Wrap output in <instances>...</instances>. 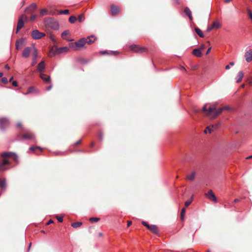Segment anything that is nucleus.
<instances>
[{
  "mask_svg": "<svg viewBox=\"0 0 252 252\" xmlns=\"http://www.w3.org/2000/svg\"><path fill=\"white\" fill-rule=\"evenodd\" d=\"M202 110L205 113L207 116L210 117L211 118H215L224 110V108H220L217 109L215 105H212L207 108V104H205Z\"/></svg>",
  "mask_w": 252,
  "mask_h": 252,
  "instance_id": "f257e3e1",
  "label": "nucleus"
},
{
  "mask_svg": "<svg viewBox=\"0 0 252 252\" xmlns=\"http://www.w3.org/2000/svg\"><path fill=\"white\" fill-rule=\"evenodd\" d=\"M1 157L3 158L4 159L3 160L0 162V170H4L5 169L4 166L6 165H7L9 164V161L6 159L7 158H13L14 160L15 161H17L18 159V156L17 155L13 152H5L1 154Z\"/></svg>",
  "mask_w": 252,
  "mask_h": 252,
  "instance_id": "f03ea898",
  "label": "nucleus"
},
{
  "mask_svg": "<svg viewBox=\"0 0 252 252\" xmlns=\"http://www.w3.org/2000/svg\"><path fill=\"white\" fill-rule=\"evenodd\" d=\"M85 44V38H82L76 42L69 43V47L74 50H78L80 47H83Z\"/></svg>",
  "mask_w": 252,
  "mask_h": 252,
  "instance_id": "7ed1b4c3",
  "label": "nucleus"
},
{
  "mask_svg": "<svg viewBox=\"0 0 252 252\" xmlns=\"http://www.w3.org/2000/svg\"><path fill=\"white\" fill-rule=\"evenodd\" d=\"M35 50H37V49L33 45L31 47H26L23 51L22 57L24 58H28L31 54H32V55H33Z\"/></svg>",
  "mask_w": 252,
  "mask_h": 252,
  "instance_id": "20e7f679",
  "label": "nucleus"
},
{
  "mask_svg": "<svg viewBox=\"0 0 252 252\" xmlns=\"http://www.w3.org/2000/svg\"><path fill=\"white\" fill-rule=\"evenodd\" d=\"M28 17L25 15H22L18 21L16 33H17L24 25V20H27Z\"/></svg>",
  "mask_w": 252,
  "mask_h": 252,
  "instance_id": "39448f33",
  "label": "nucleus"
},
{
  "mask_svg": "<svg viewBox=\"0 0 252 252\" xmlns=\"http://www.w3.org/2000/svg\"><path fill=\"white\" fill-rule=\"evenodd\" d=\"M31 36L33 39L37 40L45 36V34L44 32H41L37 30H35L32 31Z\"/></svg>",
  "mask_w": 252,
  "mask_h": 252,
  "instance_id": "423d86ee",
  "label": "nucleus"
},
{
  "mask_svg": "<svg viewBox=\"0 0 252 252\" xmlns=\"http://www.w3.org/2000/svg\"><path fill=\"white\" fill-rule=\"evenodd\" d=\"M9 125V121L6 118H0V129L4 130Z\"/></svg>",
  "mask_w": 252,
  "mask_h": 252,
  "instance_id": "0eeeda50",
  "label": "nucleus"
},
{
  "mask_svg": "<svg viewBox=\"0 0 252 252\" xmlns=\"http://www.w3.org/2000/svg\"><path fill=\"white\" fill-rule=\"evenodd\" d=\"M142 223L146 226L148 229L155 234H158V229L156 225L152 224L149 225L147 222L143 221Z\"/></svg>",
  "mask_w": 252,
  "mask_h": 252,
  "instance_id": "6e6552de",
  "label": "nucleus"
},
{
  "mask_svg": "<svg viewBox=\"0 0 252 252\" xmlns=\"http://www.w3.org/2000/svg\"><path fill=\"white\" fill-rule=\"evenodd\" d=\"M131 51L135 52H143L146 51L144 47H141L137 45H132L130 46Z\"/></svg>",
  "mask_w": 252,
  "mask_h": 252,
  "instance_id": "1a4fd4ad",
  "label": "nucleus"
},
{
  "mask_svg": "<svg viewBox=\"0 0 252 252\" xmlns=\"http://www.w3.org/2000/svg\"><path fill=\"white\" fill-rule=\"evenodd\" d=\"M69 50V49L67 47H63L61 48H59L57 49L55 53H53L50 51V56H54L55 54H60L63 52H66Z\"/></svg>",
  "mask_w": 252,
  "mask_h": 252,
  "instance_id": "9d476101",
  "label": "nucleus"
},
{
  "mask_svg": "<svg viewBox=\"0 0 252 252\" xmlns=\"http://www.w3.org/2000/svg\"><path fill=\"white\" fill-rule=\"evenodd\" d=\"M205 195L208 198L214 202H217V199L212 190H210Z\"/></svg>",
  "mask_w": 252,
  "mask_h": 252,
  "instance_id": "9b49d317",
  "label": "nucleus"
},
{
  "mask_svg": "<svg viewBox=\"0 0 252 252\" xmlns=\"http://www.w3.org/2000/svg\"><path fill=\"white\" fill-rule=\"evenodd\" d=\"M244 56L247 62H251L252 61V49H251L246 51Z\"/></svg>",
  "mask_w": 252,
  "mask_h": 252,
  "instance_id": "f8f14e48",
  "label": "nucleus"
},
{
  "mask_svg": "<svg viewBox=\"0 0 252 252\" xmlns=\"http://www.w3.org/2000/svg\"><path fill=\"white\" fill-rule=\"evenodd\" d=\"M39 76L45 83H50L51 82V78L50 76L44 73H40Z\"/></svg>",
  "mask_w": 252,
  "mask_h": 252,
  "instance_id": "ddd939ff",
  "label": "nucleus"
},
{
  "mask_svg": "<svg viewBox=\"0 0 252 252\" xmlns=\"http://www.w3.org/2000/svg\"><path fill=\"white\" fill-rule=\"evenodd\" d=\"M45 68V64L44 61H41L40 62L37 67V71L40 73H43V71H44Z\"/></svg>",
  "mask_w": 252,
  "mask_h": 252,
  "instance_id": "4468645a",
  "label": "nucleus"
},
{
  "mask_svg": "<svg viewBox=\"0 0 252 252\" xmlns=\"http://www.w3.org/2000/svg\"><path fill=\"white\" fill-rule=\"evenodd\" d=\"M111 13L113 16H116L120 11V7L115 5H112L111 6Z\"/></svg>",
  "mask_w": 252,
  "mask_h": 252,
  "instance_id": "2eb2a0df",
  "label": "nucleus"
},
{
  "mask_svg": "<svg viewBox=\"0 0 252 252\" xmlns=\"http://www.w3.org/2000/svg\"><path fill=\"white\" fill-rule=\"evenodd\" d=\"M37 5L35 3H32L25 9V11L28 13H32L36 9Z\"/></svg>",
  "mask_w": 252,
  "mask_h": 252,
  "instance_id": "dca6fc26",
  "label": "nucleus"
},
{
  "mask_svg": "<svg viewBox=\"0 0 252 252\" xmlns=\"http://www.w3.org/2000/svg\"><path fill=\"white\" fill-rule=\"evenodd\" d=\"M22 137L24 139H34V135L32 133H27L22 135Z\"/></svg>",
  "mask_w": 252,
  "mask_h": 252,
  "instance_id": "f3484780",
  "label": "nucleus"
},
{
  "mask_svg": "<svg viewBox=\"0 0 252 252\" xmlns=\"http://www.w3.org/2000/svg\"><path fill=\"white\" fill-rule=\"evenodd\" d=\"M38 56L37 50H35L34 52L33 53V55H32V62L31 63L32 66H34L37 63V58Z\"/></svg>",
  "mask_w": 252,
  "mask_h": 252,
  "instance_id": "a211bd4d",
  "label": "nucleus"
},
{
  "mask_svg": "<svg viewBox=\"0 0 252 252\" xmlns=\"http://www.w3.org/2000/svg\"><path fill=\"white\" fill-rule=\"evenodd\" d=\"M86 39V43H88V44H92L95 40V38L94 35H91L90 36H88L87 38H85Z\"/></svg>",
  "mask_w": 252,
  "mask_h": 252,
  "instance_id": "6ab92c4d",
  "label": "nucleus"
},
{
  "mask_svg": "<svg viewBox=\"0 0 252 252\" xmlns=\"http://www.w3.org/2000/svg\"><path fill=\"white\" fill-rule=\"evenodd\" d=\"M192 54L194 56L197 57H200L202 56V52L200 49L196 48L193 49L192 51Z\"/></svg>",
  "mask_w": 252,
  "mask_h": 252,
  "instance_id": "aec40b11",
  "label": "nucleus"
},
{
  "mask_svg": "<svg viewBox=\"0 0 252 252\" xmlns=\"http://www.w3.org/2000/svg\"><path fill=\"white\" fill-rule=\"evenodd\" d=\"M244 76V73L242 71H240L238 72L237 77L236 78V81L237 83H239L241 81L243 77Z\"/></svg>",
  "mask_w": 252,
  "mask_h": 252,
  "instance_id": "412c9836",
  "label": "nucleus"
},
{
  "mask_svg": "<svg viewBox=\"0 0 252 252\" xmlns=\"http://www.w3.org/2000/svg\"><path fill=\"white\" fill-rule=\"evenodd\" d=\"M184 12L187 14V15L189 17V19L190 20H192V17L191 15V12L189 8L188 7H186L185 8Z\"/></svg>",
  "mask_w": 252,
  "mask_h": 252,
  "instance_id": "4be33fe9",
  "label": "nucleus"
},
{
  "mask_svg": "<svg viewBox=\"0 0 252 252\" xmlns=\"http://www.w3.org/2000/svg\"><path fill=\"white\" fill-rule=\"evenodd\" d=\"M35 92H37L36 89L34 87H31L28 88V92L26 93H25L24 94L27 95V94Z\"/></svg>",
  "mask_w": 252,
  "mask_h": 252,
  "instance_id": "5701e85b",
  "label": "nucleus"
},
{
  "mask_svg": "<svg viewBox=\"0 0 252 252\" xmlns=\"http://www.w3.org/2000/svg\"><path fill=\"white\" fill-rule=\"evenodd\" d=\"M195 176V172H192L190 175H189L187 177V179L190 181L194 180Z\"/></svg>",
  "mask_w": 252,
  "mask_h": 252,
  "instance_id": "b1692460",
  "label": "nucleus"
},
{
  "mask_svg": "<svg viewBox=\"0 0 252 252\" xmlns=\"http://www.w3.org/2000/svg\"><path fill=\"white\" fill-rule=\"evenodd\" d=\"M194 30L196 32V33L200 37H203L204 35V34L201 31V30L199 29L198 28H195L194 29Z\"/></svg>",
  "mask_w": 252,
  "mask_h": 252,
  "instance_id": "393cba45",
  "label": "nucleus"
},
{
  "mask_svg": "<svg viewBox=\"0 0 252 252\" xmlns=\"http://www.w3.org/2000/svg\"><path fill=\"white\" fill-rule=\"evenodd\" d=\"M82 224V223L81 222L78 221L71 223V226L73 227V228H77L81 226Z\"/></svg>",
  "mask_w": 252,
  "mask_h": 252,
  "instance_id": "a878e982",
  "label": "nucleus"
},
{
  "mask_svg": "<svg viewBox=\"0 0 252 252\" xmlns=\"http://www.w3.org/2000/svg\"><path fill=\"white\" fill-rule=\"evenodd\" d=\"M0 186L3 189H5L6 187V181L5 179L1 180L0 179Z\"/></svg>",
  "mask_w": 252,
  "mask_h": 252,
  "instance_id": "bb28decb",
  "label": "nucleus"
},
{
  "mask_svg": "<svg viewBox=\"0 0 252 252\" xmlns=\"http://www.w3.org/2000/svg\"><path fill=\"white\" fill-rule=\"evenodd\" d=\"M19 43H21V45H23L24 43V39H21L18 41H16V49L18 50L19 49Z\"/></svg>",
  "mask_w": 252,
  "mask_h": 252,
  "instance_id": "cd10ccee",
  "label": "nucleus"
},
{
  "mask_svg": "<svg viewBox=\"0 0 252 252\" xmlns=\"http://www.w3.org/2000/svg\"><path fill=\"white\" fill-rule=\"evenodd\" d=\"M214 29H219L220 27V24L218 22H215L212 25Z\"/></svg>",
  "mask_w": 252,
  "mask_h": 252,
  "instance_id": "c85d7f7f",
  "label": "nucleus"
},
{
  "mask_svg": "<svg viewBox=\"0 0 252 252\" xmlns=\"http://www.w3.org/2000/svg\"><path fill=\"white\" fill-rule=\"evenodd\" d=\"M77 18L74 16H71L69 18V22L73 24L75 23V22L76 21Z\"/></svg>",
  "mask_w": 252,
  "mask_h": 252,
  "instance_id": "c756f323",
  "label": "nucleus"
},
{
  "mask_svg": "<svg viewBox=\"0 0 252 252\" xmlns=\"http://www.w3.org/2000/svg\"><path fill=\"white\" fill-rule=\"evenodd\" d=\"M59 14H65L67 15L69 13V10L68 9L60 10L59 11Z\"/></svg>",
  "mask_w": 252,
  "mask_h": 252,
  "instance_id": "7c9ffc66",
  "label": "nucleus"
},
{
  "mask_svg": "<svg viewBox=\"0 0 252 252\" xmlns=\"http://www.w3.org/2000/svg\"><path fill=\"white\" fill-rule=\"evenodd\" d=\"M85 19V17L83 14H80L78 17V20L80 23L83 22Z\"/></svg>",
  "mask_w": 252,
  "mask_h": 252,
  "instance_id": "2f4dec72",
  "label": "nucleus"
},
{
  "mask_svg": "<svg viewBox=\"0 0 252 252\" xmlns=\"http://www.w3.org/2000/svg\"><path fill=\"white\" fill-rule=\"evenodd\" d=\"M47 12V10L46 9H43L40 10V14L42 16H43L46 14Z\"/></svg>",
  "mask_w": 252,
  "mask_h": 252,
  "instance_id": "473e14b6",
  "label": "nucleus"
},
{
  "mask_svg": "<svg viewBox=\"0 0 252 252\" xmlns=\"http://www.w3.org/2000/svg\"><path fill=\"white\" fill-rule=\"evenodd\" d=\"M68 34H69L68 31L66 30L62 32L61 35L63 38L65 39V36L68 35Z\"/></svg>",
  "mask_w": 252,
  "mask_h": 252,
  "instance_id": "72a5a7b5",
  "label": "nucleus"
},
{
  "mask_svg": "<svg viewBox=\"0 0 252 252\" xmlns=\"http://www.w3.org/2000/svg\"><path fill=\"white\" fill-rule=\"evenodd\" d=\"M100 220V219L99 218H91L90 219V221L92 222H93L94 221H95V222H97L98 221H99Z\"/></svg>",
  "mask_w": 252,
  "mask_h": 252,
  "instance_id": "f704fd0d",
  "label": "nucleus"
},
{
  "mask_svg": "<svg viewBox=\"0 0 252 252\" xmlns=\"http://www.w3.org/2000/svg\"><path fill=\"white\" fill-rule=\"evenodd\" d=\"M35 149H39V150H40L41 151H42V149L40 147H38V146H36V147H30V150H32V151H34Z\"/></svg>",
  "mask_w": 252,
  "mask_h": 252,
  "instance_id": "c9c22d12",
  "label": "nucleus"
},
{
  "mask_svg": "<svg viewBox=\"0 0 252 252\" xmlns=\"http://www.w3.org/2000/svg\"><path fill=\"white\" fill-rule=\"evenodd\" d=\"M185 212V208H183L182 209L181 213V219L182 220H183L184 218Z\"/></svg>",
  "mask_w": 252,
  "mask_h": 252,
  "instance_id": "e433bc0d",
  "label": "nucleus"
},
{
  "mask_svg": "<svg viewBox=\"0 0 252 252\" xmlns=\"http://www.w3.org/2000/svg\"><path fill=\"white\" fill-rule=\"evenodd\" d=\"M1 82L3 84H7L8 83V81L6 77H3L1 79Z\"/></svg>",
  "mask_w": 252,
  "mask_h": 252,
  "instance_id": "4c0bfd02",
  "label": "nucleus"
},
{
  "mask_svg": "<svg viewBox=\"0 0 252 252\" xmlns=\"http://www.w3.org/2000/svg\"><path fill=\"white\" fill-rule=\"evenodd\" d=\"M192 200V199H191L189 200L186 201L185 203V206L186 207L189 206L190 204V203H191Z\"/></svg>",
  "mask_w": 252,
  "mask_h": 252,
  "instance_id": "58836bf2",
  "label": "nucleus"
},
{
  "mask_svg": "<svg viewBox=\"0 0 252 252\" xmlns=\"http://www.w3.org/2000/svg\"><path fill=\"white\" fill-rule=\"evenodd\" d=\"M248 13L249 15V17L251 18V19L252 20V12L250 9H248Z\"/></svg>",
  "mask_w": 252,
  "mask_h": 252,
  "instance_id": "ea45409f",
  "label": "nucleus"
},
{
  "mask_svg": "<svg viewBox=\"0 0 252 252\" xmlns=\"http://www.w3.org/2000/svg\"><path fill=\"white\" fill-rule=\"evenodd\" d=\"M211 128L210 127H207L206 129L204 130L205 133H211Z\"/></svg>",
  "mask_w": 252,
  "mask_h": 252,
  "instance_id": "a19ab883",
  "label": "nucleus"
},
{
  "mask_svg": "<svg viewBox=\"0 0 252 252\" xmlns=\"http://www.w3.org/2000/svg\"><path fill=\"white\" fill-rule=\"evenodd\" d=\"M100 53L101 54V55H107V54H109L108 52L106 50H104V51H101L100 52Z\"/></svg>",
  "mask_w": 252,
  "mask_h": 252,
  "instance_id": "79ce46f5",
  "label": "nucleus"
},
{
  "mask_svg": "<svg viewBox=\"0 0 252 252\" xmlns=\"http://www.w3.org/2000/svg\"><path fill=\"white\" fill-rule=\"evenodd\" d=\"M57 219L59 222H62L63 221V218L62 217H57Z\"/></svg>",
  "mask_w": 252,
  "mask_h": 252,
  "instance_id": "37998d69",
  "label": "nucleus"
},
{
  "mask_svg": "<svg viewBox=\"0 0 252 252\" xmlns=\"http://www.w3.org/2000/svg\"><path fill=\"white\" fill-rule=\"evenodd\" d=\"M37 17V15H35V14H34V15H32L31 17V20H33L34 19L36 18V17Z\"/></svg>",
  "mask_w": 252,
  "mask_h": 252,
  "instance_id": "c03bdc74",
  "label": "nucleus"
},
{
  "mask_svg": "<svg viewBox=\"0 0 252 252\" xmlns=\"http://www.w3.org/2000/svg\"><path fill=\"white\" fill-rule=\"evenodd\" d=\"M98 137H99V138L100 140H102L103 139V134L101 132H100L99 133V135H98Z\"/></svg>",
  "mask_w": 252,
  "mask_h": 252,
  "instance_id": "a18cd8bd",
  "label": "nucleus"
},
{
  "mask_svg": "<svg viewBox=\"0 0 252 252\" xmlns=\"http://www.w3.org/2000/svg\"><path fill=\"white\" fill-rule=\"evenodd\" d=\"M213 27L212 26V25L211 26V27H208L207 29V32H210L211 30H212L213 29Z\"/></svg>",
  "mask_w": 252,
  "mask_h": 252,
  "instance_id": "49530a36",
  "label": "nucleus"
},
{
  "mask_svg": "<svg viewBox=\"0 0 252 252\" xmlns=\"http://www.w3.org/2000/svg\"><path fill=\"white\" fill-rule=\"evenodd\" d=\"M12 85L14 87H16L17 86V82L16 81H14L12 82Z\"/></svg>",
  "mask_w": 252,
  "mask_h": 252,
  "instance_id": "de8ad7c7",
  "label": "nucleus"
},
{
  "mask_svg": "<svg viewBox=\"0 0 252 252\" xmlns=\"http://www.w3.org/2000/svg\"><path fill=\"white\" fill-rule=\"evenodd\" d=\"M52 88V85H50L49 86L47 87L46 90L47 91H50Z\"/></svg>",
  "mask_w": 252,
  "mask_h": 252,
  "instance_id": "09e8293b",
  "label": "nucleus"
},
{
  "mask_svg": "<svg viewBox=\"0 0 252 252\" xmlns=\"http://www.w3.org/2000/svg\"><path fill=\"white\" fill-rule=\"evenodd\" d=\"M81 142V140H79L78 141H77V142H76L75 143H74V145H77L78 144H79Z\"/></svg>",
  "mask_w": 252,
  "mask_h": 252,
  "instance_id": "8fccbe9b",
  "label": "nucleus"
},
{
  "mask_svg": "<svg viewBox=\"0 0 252 252\" xmlns=\"http://www.w3.org/2000/svg\"><path fill=\"white\" fill-rule=\"evenodd\" d=\"M53 221L52 220H50L48 221V222L47 223V225H49V224H51V223H53Z\"/></svg>",
  "mask_w": 252,
  "mask_h": 252,
  "instance_id": "3c124183",
  "label": "nucleus"
},
{
  "mask_svg": "<svg viewBox=\"0 0 252 252\" xmlns=\"http://www.w3.org/2000/svg\"><path fill=\"white\" fill-rule=\"evenodd\" d=\"M211 47H210V48H209L208 49V50H207V51H206V54L207 55V54H208L210 53V51H211Z\"/></svg>",
  "mask_w": 252,
  "mask_h": 252,
  "instance_id": "603ef678",
  "label": "nucleus"
},
{
  "mask_svg": "<svg viewBox=\"0 0 252 252\" xmlns=\"http://www.w3.org/2000/svg\"><path fill=\"white\" fill-rule=\"evenodd\" d=\"M17 126L18 127H22V124H21L20 123H17Z\"/></svg>",
  "mask_w": 252,
  "mask_h": 252,
  "instance_id": "864d4df0",
  "label": "nucleus"
},
{
  "mask_svg": "<svg viewBox=\"0 0 252 252\" xmlns=\"http://www.w3.org/2000/svg\"><path fill=\"white\" fill-rule=\"evenodd\" d=\"M131 223H132V222L131 221H128L127 222V227H129L131 224Z\"/></svg>",
  "mask_w": 252,
  "mask_h": 252,
  "instance_id": "5fc2aeb1",
  "label": "nucleus"
},
{
  "mask_svg": "<svg viewBox=\"0 0 252 252\" xmlns=\"http://www.w3.org/2000/svg\"><path fill=\"white\" fill-rule=\"evenodd\" d=\"M5 68H6V69H10V67L8 65V64H6L5 65Z\"/></svg>",
  "mask_w": 252,
  "mask_h": 252,
  "instance_id": "6e6d98bb",
  "label": "nucleus"
},
{
  "mask_svg": "<svg viewBox=\"0 0 252 252\" xmlns=\"http://www.w3.org/2000/svg\"><path fill=\"white\" fill-rule=\"evenodd\" d=\"M221 108H224V110L228 109L229 107L227 106H224V107H221Z\"/></svg>",
  "mask_w": 252,
  "mask_h": 252,
  "instance_id": "4d7b16f0",
  "label": "nucleus"
},
{
  "mask_svg": "<svg viewBox=\"0 0 252 252\" xmlns=\"http://www.w3.org/2000/svg\"><path fill=\"white\" fill-rule=\"evenodd\" d=\"M230 68V66L229 65H227L225 66V69H229Z\"/></svg>",
  "mask_w": 252,
  "mask_h": 252,
  "instance_id": "13d9d810",
  "label": "nucleus"
},
{
  "mask_svg": "<svg viewBox=\"0 0 252 252\" xmlns=\"http://www.w3.org/2000/svg\"><path fill=\"white\" fill-rule=\"evenodd\" d=\"M177 4H179V0H174Z\"/></svg>",
  "mask_w": 252,
  "mask_h": 252,
  "instance_id": "bf43d9fd",
  "label": "nucleus"
},
{
  "mask_svg": "<svg viewBox=\"0 0 252 252\" xmlns=\"http://www.w3.org/2000/svg\"><path fill=\"white\" fill-rule=\"evenodd\" d=\"M98 236L99 237H101L103 236V234L101 232H99V233H98Z\"/></svg>",
  "mask_w": 252,
  "mask_h": 252,
  "instance_id": "052dcab7",
  "label": "nucleus"
},
{
  "mask_svg": "<svg viewBox=\"0 0 252 252\" xmlns=\"http://www.w3.org/2000/svg\"><path fill=\"white\" fill-rule=\"evenodd\" d=\"M116 53H116V52L112 51L111 54H113V55H116Z\"/></svg>",
  "mask_w": 252,
  "mask_h": 252,
  "instance_id": "680f3d73",
  "label": "nucleus"
},
{
  "mask_svg": "<svg viewBox=\"0 0 252 252\" xmlns=\"http://www.w3.org/2000/svg\"><path fill=\"white\" fill-rule=\"evenodd\" d=\"M193 112H194V113H197L198 111L197 109H194L193 110Z\"/></svg>",
  "mask_w": 252,
  "mask_h": 252,
  "instance_id": "e2e57ef3",
  "label": "nucleus"
},
{
  "mask_svg": "<svg viewBox=\"0 0 252 252\" xmlns=\"http://www.w3.org/2000/svg\"><path fill=\"white\" fill-rule=\"evenodd\" d=\"M231 0H224V2H226V3H228L230 1H231Z\"/></svg>",
  "mask_w": 252,
  "mask_h": 252,
  "instance_id": "0e129e2a",
  "label": "nucleus"
},
{
  "mask_svg": "<svg viewBox=\"0 0 252 252\" xmlns=\"http://www.w3.org/2000/svg\"><path fill=\"white\" fill-rule=\"evenodd\" d=\"M252 158V155L246 158L247 159H249V158Z\"/></svg>",
  "mask_w": 252,
  "mask_h": 252,
  "instance_id": "69168bd1",
  "label": "nucleus"
},
{
  "mask_svg": "<svg viewBox=\"0 0 252 252\" xmlns=\"http://www.w3.org/2000/svg\"><path fill=\"white\" fill-rule=\"evenodd\" d=\"M230 65H231L232 66L233 65H234V63L233 62H230Z\"/></svg>",
  "mask_w": 252,
  "mask_h": 252,
  "instance_id": "338daca9",
  "label": "nucleus"
},
{
  "mask_svg": "<svg viewBox=\"0 0 252 252\" xmlns=\"http://www.w3.org/2000/svg\"><path fill=\"white\" fill-rule=\"evenodd\" d=\"M13 78V77H11L10 78V79H9V82H11V81L12 80Z\"/></svg>",
  "mask_w": 252,
  "mask_h": 252,
  "instance_id": "774afa93",
  "label": "nucleus"
}]
</instances>
